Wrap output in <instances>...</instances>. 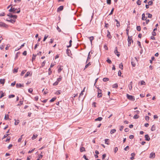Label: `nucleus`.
<instances>
[{
    "mask_svg": "<svg viewBox=\"0 0 160 160\" xmlns=\"http://www.w3.org/2000/svg\"><path fill=\"white\" fill-rule=\"evenodd\" d=\"M135 59H132L131 61L132 65L133 67H135L136 66V63L138 62V60L137 58H134Z\"/></svg>",
    "mask_w": 160,
    "mask_h": 160,
    "instance_id": "nucleus-1",
    "label": "nucleus"
},
{
    "mask_svg": "<svg viewBox=\"0 0 160 160\" xmlns=\"http://www.w3.org/2000/svg\"><path fill=\"white\" fill-rule=\"evenodd\" d=\"M127 98L131 101H134L135 100L134 97L133 96L129 95L128 94H127Z\"/></svg>",
    "mask_w": 160,
    "mask_h": 160,
    "instance_id": "nucleus-2",
    "label": "nucleus"
},
{
    "mask_svg": "<svg viewBox=\"0 0 160 160\" xmlns=\"http://www.w3.org/2000/svg\"><path fill=\"white\" fill-rule=\"evenodd\" d=\"M17 9L15 8L14 7H11V8L9 10V11L10 12H12L13 13H15L16 12V10Z\"/></svg>",
    "mask_w": 160,
    "mask_h": 160,
    "instance_id": "nucleus-3",
    "label": "nucleus"
},
{
    "mask_svg": "<svg viewBox=\"0 0 160 160\" xmlns=\"http://www.w3.org/2000/svg\"><path fill=\"white\" fill-rule=\"evenodd\" d=\"M7 16H9L11 18H13V19L15 20L17 18V16L16 15H12L10 13L8 14Z\"/></svg>",
    "mask_w": 160,
    "mask_h": 160,
    "instance_id": "nucleus-4",
    "label": "nucleus"
},
{
    "mask_svg": "<svg viewBox=\"0 0 160 160\" xmlns=\"http://www.w3.org/2000/svg\"><path fill=\"white\" fill-rule=\"evenodd\" d=\"M83 93H80V95L78 97V100L79 101L82 100L83 101L84 99V98L83 96Z\"/></svg>",
    "mask_w": 160,
    "mask_h": 160,
    "instance_id": "nucleus-5",
    "label": "nucleus"
},
{
    "mask_svg": "<svg viewBox=\"0 0 160 160\" xmlns=\"http://www.w3.org/2000/svg\"><path fill=\"white\" fill-rule=\"evenodd\" d=\"M115 48L116 49L115 50L114 52L118 57H119L120 55V53L118 51L117 47H116Z\"/></svg>",
    "mask_w": 160,
    "mask_h": 160,
    "instance_id": "nucleus-6",
    "label": "nucleus"
},
{
    "mask_svg": "<svg viewBox=\"0 0 160 160\" xmlns=\"http://www.w3.org/2000/svg\"><path fill=\"white\" fill-rule=\"evenodd\" d=\"M145 140L147 141H149L150 138L148 134H146L145 135Z\"/></svg>",
    "mask_w": 160,
    "mask_h": 160,
    "instance_id": "nucleus-7",
    "label": "nucleus"
},
{
    "mask_svg": "<svg viewBox=\"0 0 160 160\" xmlns=\"http://www.w3.org/2000/svg\"><path fill=\"white\" fill-rule=\"evenodd\" d=\"M132 82H131L128 85V87L129 90H131L132 88Z\"/></svg>",
    "mask_w": 160,
    "mask_h": 160,
    "instance_id": "nucleus-8",
    "label": "nucleus"
},
{
    "mask_svg": "<svg viewBox=\"0 0 160 160\" xmlns=\"http://www.w3.org/2000/svg\"><path fill=\"white\" fill-rule=\"evenodd\" d=\"M16 86L17 88H19L21 87H23V84H21L20 83H17L16 84Z\"/></svg>",
    "mask_w": 160,
    "mask_h": 160,
    "instance_id": "nucleus-9",
    "label": "nucleus"
},
{
    "mask_svg": "<svg viewBox=\"0 0 160 160\" xmlns=\"http://www.w3.org/2000/svg\"><path fill=\"white\" fill-rule=\"evenodd\" d=\"M7 26V25L5 23L1 22H0V27H6Z\"/></svg>",
    "mask_w": 160,
    "mask_h": 160,
    "instance_id": "nucleus-10",
    "label": "nucleus"
},
{
    "mask_svg": "<svg viewBox=\"0 0 160 160\" xmlns=\"http://www.w3.org/2000/svg\"><path fill=\"white\" fill-rule=\"evenodd\" d=\"M155 153L152 152L151 153L149 157L150 158H155Z\"/></svg>",
    "mask_w": 160,
    "mask_h": 160,
    "instance_id": "nucleus-11",
    "label": "nucleus"
},
{
    "mask_svg": "<svg viewBox=\"0 0 160 160\" xmlns=\"http://www.w3.org/2000/svg\"><path fill=\"white\" fill-rule=\"evenodd\" d=\"M63 9V6H61L58 8L57 11L59 12V11H62Z\"/></svg>",
    "mask_w": 160,
    "mask_h": 160,
    "instance_id": "nucleus-12",
    "label": "nucleus"
},
{
    "mask_svg": "<svg viewBox=\"0 0 160 160\" xmlns=\"http://www.w3.org/2000/svg\"><path fill=\"white\" fill-rule=\"evenodd\" d=\"M23 98H22V100L21 99L20 101V102H19V103L18 104L17 106H20L21 105H22L23 103Z\"/></svg>",
    "mask_w": 160,
    "mask_h": 160,
    "instance_id": "nucleus-13",
    "label": "nucleus"
},
{
    "mask_svg": "<svg viewBox=\"0 0 160 160\" xmlns=\"http://www.w3.org/2000/svg\"><path fill=\"white\" fill-rule=\"evenodd\" d=\"M147 18V17L145 16V14L144 13H143L142 15V19L143 20H145Z\"/></svg>",
    "mask_w": 160,
    "mask_h": 160,
    "instance_id": "nucleus-14",
    "label": "nucleus"
},
{
    "mask_svg": "<svg viewBox=\"0 0 160 160\" xmlns=\"http://www.w3.org/2000/svg\"><path fill=\"white\" fill-rule=\"evenodd\" d=\"M29 76H31V74L30 73V72H28L25 75L24 77L25 78Z\"/></svg>",
    "mask_w": 160,
    "mask_h": 160,
    "instance_id": "nucleus-15",
    "label": "nucleus"
},
{
    "mask_svg": "<svg viewBox=\"0 0 160 160\" xmlns=\"http://www.w3.org/2000/svg\"><path fill=\"white\" fill-rule=\"evenodd\" d=\"M91 65V63L90 62H89L88 64H86L85 66V67L83 69V70H85L86 68H87L89 66Z\"/></svg>",
    "mask_w": 160,
    "mask_h": 160,
    "instance_id": "nucleus-16",
    "label": "nucleus"
},
{
    "mask_svg": "<svg viewBox=\"0 0 160 160\" xmlns=\"http://www.w3.org/2000/svg\"><path fill=\"white\" fill-rule=\"evenodd\" d=\"M115 20L117 22V23H116L117 26L118 28L120 26V24L119 22V21H118V20L116 19H115Z\"/></svg>",
    "mask_w": 160,
    "mask_h": 160,
    "instance_id": "nucleus-17",
    "label": "nucleus"
},
{
    "mask_svg": "<svg viewBox=\"0 0 160 160\" xmlns=\"http://www.w3.org/2000/svg\"><path fill=\"white\" fill-rule=\"evenodd\" d=\"M156 130V126L155 125H153L152 126V127L151 129V130L152 131H155Z\"/></svg>",
    "mask_w": 160,
    "mask_h": 160,
    "instance_id": "nucleus-18",
    "label": "nucleus"
},
{
    "mask_svg": "<svg viewBox=\"0 0 160 160\" xmlns=\"http://www.w3.org/2000/svg\"><path fill=\"white\" fill-rule=\"evenodd\" d=\"M7 21L10 22L12 23H14L15 22V20H14V19H8V20L7 19Z\"/></svg>",
    "mask_w": 160,
    "mask_h": 160,
    "instance_id": "nucleus-19",
    "label": "nucleus"
},
{
    "mask_svg": "<svg viewBox=\"0 0 160 160\" xmlns=\"http://www.w3.org/2000/svg\"><path fill=\"white\" fill-rule=\"evenodd\" d=\"M90 52H89V53H88V57L87 59V61L86 62V63H87L88 62V61H89V59L91 58V56L90 55Z\"/></svg>",
    "mask_w": 160,
    "mask_h": 160,
    "instance_id": "nucleus-20",
    "label": "nucleus"
},
{
    "mask_svg": "<svg viewBox=\"0 0 160 160\" xmlns=\"http://www.w3.org/2000/svg\"><path fill=\"white\" fill-rule=\"evenodd\" d=\"M107 37L109 38H112V37L110 35V32L108 30V34L107 35Z\"/></svg>",
    "mask_w": 160,
    "mask_h": 160,
    "instance_id": "nucleus-21",
    "label": "nucleus"
},
{
    "mask_svg": "<svg viewBox=\"0 0 160 160\" xmlns=\"http://www.w3.org/2000/svg\"><path fill=\"white\" fill-rule=\"evenodd\" d=\"M89 38L90 41L91 43L92 44V41L94 39V38L93 36H91L89 37Z\"/></svg>",
    "mask_w": 160,
    "mask_h": 160,
    "instance_id": "nucleus-22",
    "label": "nucleus"
},
{
    "mask_svg": "<svg viewBox=\"0 0 160 160\" xmlns=\"http://www.w3.org/2000/svg\"><path fill=\"white\" fill-rule=\"evenodd\" d=\"M102 119V118L101 117H99L95 119V121H101Z\"/></svg>",
    "mask_w": 160,
    "mask_h": 160,
    "instance_id": "nucleus-23",
    "label": "nucleus"
},
{
    "mask_svg": "<svg viewBox=\"0 0 160 160\" xmlns=\"http://www.w3.org/2000/svg\"><path fill=\"white\" fill-rule=\"evenodd\" d=\"M37 136L38 135L37 134H34L33 135V136L32 138V140H34L37 138Z\"/></svg>",
    "mask_w": 160,
    "mask_h": 160,
    "instance_id": "nucleus-24",
    "label": "nucleus"
},
{
    "mask_svg": "<svg viewBox=\"0 0 160 160\" xmlns=\"http://www.w3.org/2000/svg\"><path fill=\"white\" fill-rule=\"evenodd\" d=\"M63 68H62V66H60L58 70V73L60 72L62 70Z\"/></svg>",
    "mask_w": 160,
    "mask_h": 160,
    "instance_id": "nucleus-25",
    "label": "nucleus"
},
{
    "mask_svg": "<svg viewBox=\"0 0 160 160\" xmlns=\"http://www.w3.org/2000/svg\"><path fill=\"white\" fill-rule=\"evenodd\" d=\"M5 80L4 79H0V83L2 84H4L5 83Z\"/></svg>",
    "mask_w": 160,
    "mask_h": 160,
    "instance_id": "nucleus-26",
    "label": "nucleus"
},
{
    "mask_svg": "<svg viewBox=\"0 0 160 160\" xmlns=\"http://www.w3.org/2000/svg\"><path fill=\"white\" fill-rule=\"evenodd\" d=\"M112 87L113 88H117L118 87V84L117 83H115L112 85Z\"/></svg>",
    "mask_w": 160,
    "mask_h": 160,
    "instance_id": "nucleus-27",
    "label": "nucleus"
},
{
    "mask_svg": "<svg viewBox=\"0 0 160 160\" xmlns=\"http://www.w3.org/2000/svg\"><path fill=\"white\" fill-rule=\"evenodd\" d=\"M0 93H1V96L0 97V99L2 98V97H4L5 95V94L3 93L2 91H1L0 92Z\"/></svg>",
    "mask_w": 160,
    "mask_h": 160,
    "instance_id": "nucleus-28",
    "label": "nucleus"
},
{
    "mask_svg": "<svg viewBox=\"0 0 160 160\" xmlns=\"http://www.w3.org/2000/svg\"><path fill=\"white\" fill-rule=\"evenodd\" d=\"M62 77L61 76H60L59 78L57 79V81L58 82H59L60 81H61V80L62 79Z\"/></svg>",
    "mask_w": 160,
    "mask_h": 160,
    "instance_id": "nucleus-29",
    "label": "nucleus"
},
{
    "mask_svg": "<svg viewBox=\"0 0 160 160\" xmlns=\"http://www.w3.org/2000/svg\"><path fill=\"white\" fill-rule=\"evenodd\" d=\"M102 95V92L98 93V98H101Z\"/></svg>",
    "mask_w": 160,
    "mask_h": 160,
    "instance_id": "nucleus-30",
    "label": "nucleus"
},
{
    "mask_svg": "<svg viewBox=\"0 0 160 160\" xmlns=\"http://www.w3.org/2000/svg\"><path fill=\"white\" fill-rule=\"evenodd\" d=\"M81 152H82L85 151V148L84 147H82L80 148Z\"/></svg>",
    "mask_w": 160,
    "mask_h": 160,
    "instance_id": "nucleus-31",
    "label": "nucleus"
},
{
    "mask_svg": "<svg viewBox=\"0 0 160 160\" xmlns=\"http://www.w3.org/2000/svg\"><path fill=\"white\" fill-rule=\"evenodd\" d=\"M56 97H54L50 101V102H54L56 99Z\"/></svg>",
    "mask_w": 160,
    "mask_h": 160,
    "instance_id": "nucleus-32",
    "label": "nucleus"
},
{
    "mask_svg": "<svg viewBox=\"0 0 160 160\" xmlns=\"http://www.w3.org/2000/svg\"><path fill=\"white\" fill-rule=\"evenodd\" d=\"M128 42H129L130 41H131V40L132 41V42H133V40H132V38H131V37L130 38L129 37V36H128Z\"/></svg>",
    "mask_w": 160,
    "mask_h": 160,
    "instance_id": "nucleus-33",
    "label": "nucleus"
},
{
    "mask_svg": "<svg viewBox=\"0 0 160 160\" xmlns=\"http://www.w3.org/2000/svg\"><path fill=\"white\" fill-rule=\"evenodd\" d=\"M119 68L122 70L123 69V65L122 63H121L119 65Z\"/></svg>",
    "mask_w": 160,
    "mask_h": 160,
    "instance_id": "nucleus-34",
    "label": "nucleus"
},
{
    "mask_svg": "<svg viewBox=\"0 0 160 160\" xmlns=\"http://www.w3.org/2000/svg\"><path fill=\"white\" fill-rule=\"evenodd\" d=\"M9 119V115L8 114H5L4 119L6 120H8Z\"/></svg>",
    "mask_w": 160,
    "mask_h": 160,
    "instance_id": "nucleus-35",
    "label": "nucleus"
},
{
    "mask_svg": "<svg viewBox=\"0 0 160 160\" xmlns=\"http://www.w3.org/2000/svg\"><path fill=\"white\" fill-rule=\"evenodd\" d=\"M72 41L71 40L69 42V46H67V47L68 48H70V47L71 46H72Z\"/></svg>",
    "mask_w": 160,
    "mask_h": 160,
    "instance_id": "nucleus-36",
    "label": "nucleus"
},
{
    "mask_svg": "<svg viewBox=\"0 0 160 160\" xmlns=\"http://www.w3.org/2000/svg\"><path fill=\"white\" fill-rule=\"evenodd\" d=\"M15 122L14 123V124L15 125H18L19 122V120H16L15 119Z\"/></svg>",
    "mask_w": 160,
    "mask_h": 160,
    "instance_id": "nucleus-37",
    "label": "nucleus"
},
{
    "mask_svg": "<svg viewBox=\"0 0 160 160\" xmlns=\"http://www.w3.org/2000/svg\"><path fill=\"white\" fill-rule=\"evenodd\" d=\"M140 84L141 85H145L146 84V83L144 81L142 80Z\"/></svg>",
    "mask_w": 160,
    "mask_h": 160,
    "instance_id": "nucleus-38",
    "label": "nucleus"
},
{
    "mask_svg": "<svg viewBox=\"0 0 160 160\" xmlns=\"http://www.w3.org/2000/svg\"><path fill=\"white\" fill-rule=\"evenodd\" d=\"M116 131V130L115 129H113L111 130L110 132V133L111 134H112L114 133Z\"/></svg>",
    "mask_w": 160,
    "mask_h": 160,
    "instance_id": "nucleus-39",
    "label": "nucleus"
},
{
    "mask_svg": "<svg viewBox=\"0 0 160 160\" xmlns=\"http://www.w3.org/2000/svg\"><path fill=\"white\" fill-rule=\"evenodd\" d=\"M36 55H34V54H33L32 55V61H33V60H34L36 58Z\"/></svg>",
    "mask_w": 160,
    "mask_h": 160,
    "instance_id": "nucleus-40",
    "label": "nucleus"
},
{
    "mask_svg": "<svg viewBox=\"0 0 160 160\" xmlns=\"http://www.w3.org/2000/svg\"><path fill=\"white\" fill-rule=\"evenodd\" d=\"M109 80V78H104L103 79V80L104 82H107V81H108Z\"/></svg>",
    "mask_w": 160,
    "mask_h": 160,
    "instance_id": "nucleus-41",
    "label": "nucleus"
},
{
    "mask_svg": "<svg viewBox=\"0 0 160 160\" xmlns=\"http://www.w3.org/2000/svg\"><path fill=\"white\" fill-rule=\"evenodd\" d=\"M141 2L140 0H138V1L137 2V4L138 5H140L141 4Z\"/></svg>",
    "mask_w": 160,
    "mask_h": 160,
    "instance_id": "nucleus-42",
    "label": "nucleus"
},
{
    "mask_svg": "<svg viewBox=\"0 0 160 160\" xmlns=\"http://www.w3.org/2000/svg\"><path fill=\"white\" fill-rule=\"evenodd\" d=\"M141 29V27L140 26H137V30L138 31H140Z\"/></svg>",
    "mask_w": 160,
    "mask_h": 160,
    "instance_id": "nucleus-43",
    "label": "nucleus"
},
{
    "mask_svg": "<svg viewBox=\"0 0 160 160\" xmlns=\"http://www.w3.org/2000/svg\"><path fill=\"white\" fill-rule=\"evenodd\" d=\"M139 118V116L137 115H135L133 117V118L134 119H138Z\"/></svg>",
    "mask_w": 160,
    "mask_h": 160,
    "instance_id": "nucleus-44",
    "label": "nucleus"
},
{
    "mask_svg": "<svg viewBox=\"0 0 160 160\" xmlns=\"http://www.w3.org/2000/svg\"><path fill=\"white\" fill-rule=\"evenodd\" d=\"M18 68H17V69H16L15 68L14 70H13V73H17L18 72Z\"/></svg>",
    "mask_w": 160,
    "mask_h": 160,
    "instance_id": "nucleus-45",
    "label": "nucleus"
},
{
    "mask_svg": "<svg viewBox=\"0 0 160 160\" xmlns=\"http://www.w3.org/2000/svg\"><path fill=\"white\" fill-rule=\"evenodd\" d=\"M155 59L154 57L153 56L151 58V60H150V62L151 63H152V61H153Z\"/></svg>",
    "mask_w": 160,
    "mask_h": 160,
    "instance_id": "nucleus-46",
    "label": "nucleus"
},
{
    "mask_svg": "<svg viewBox=\"0 0 160 160\" xmlns=\"http://www.w3.org/2000/svg\"><path fill=\"white\" fill-rule=\"evenodd\" d=\"M15 97V95L13 94L10 95L8 96V98H13Z\"/></svg>",
    "mask_w": 160,
    "mask_h": 160,
    "instance_id": "nucleus-47",
    "label": "nucleus"
},
{
    "mask_svg": "<svg viewBox=\"0 0 160 160\" xmlns=\"http://www.w3.org/2000/svg\"><path fill=\"white\" fill-rule=\"evenodd\" d=\"M147 14L148 15V18H152V15L151 14L148 13ZM146 14H147V13H146Z\"/></svg>",
    "mask_w": 160,
    "mask_h": 160,
    "instance_id": "nucleus-48",
    "label": "nucleus"
},
{
    "mask_svg": "<svg viewBox=\"0 0 160 160\" xmlns=\"http://www.w3.org/2000/svg\"><path fill=\"white\" fill-rule=\"evenodd\" d=\"M107 3L108 4H111V0H107Z\"/></svg>",
    "mask_w": 160,
    "mask_h": 160,
    "instance_id": "nucleus-49",
    "label": "nucleus"
},
{
    "mask_svg": "<svg viewBox=\"0 0 160 160\" xmlns=\"http://www.w3.org/2000/svg\"><path fill=\"white\" fill-rule=\"evenodd\" d=\"M114 8H113L112 9L110 13L109 14V15H112V14L113 12L114 11Z\"/></svg>",
    "mask_w": 160,
    "mask_h": 160,
    "instance_id": "nucleus-50",
    "label": "nucleus"
},
{
    "mask_svg": "<svg viewBox=\"0 0 160 160\" xmlns=\"http://www.w3.org/2000/svg\"><path fill=\"white\" fill-rule=\"evenodd\" d=\"M23 136V135H22L21 136V137L20 138H19L18 140V142H20L22 139V137Z\"/></svg>",
    "mask_w": 160,
    "mask_h": 160,
    "instance_id": "nucleus-51",
    "label": "nucleus"
},
{
    "mask_svg": "<svg viewBox=\"0 0 160 160\" xmlns=\"http://www.w3.org/2000/svg\"><path fill=\"white\" fill-rule=\"evenodd\" d=\"M109 140V139H106L105 140V144H106L108 145L109 144L107 142Z\"/></svg>",
    "mask_w": 160,
    "mask_h": 160,
    "instance_id": "nucleus-52",
    "label": "nucleus"
},
{
    "mask_svg": "<svg viewBox=\"0 0 160 160\" xmlns=\"http://www.w3.org/2000/svg\"><path fill=\"white\" fill-rule=\"evenodd\" d=\"M107 62L108 63H109V64H111L112 63V62L111 61V60L109 59H108L107 60Z\"/></svg>",
    "mask_w": 160,
    "mask_h": 160,
    "instance_id": "nucleus-53",
    "label": "nucleus"
},
{
    "mask_svg": "<svg viewBox=\"0 0 160 160\" xmlns=\"http://www.w3.org/2000/svg\"><path fill=\"white\" fill-rule=\"evenodd\" d=\"M153 2L152 1H150L148 2V4L149 5H152L153 4Z\"/></svg>",
    "mask_w": 160,
    "mask_h": 160,
    "instance_id": "nucleus-54",
    "label": "nucleus"
},
{
    "mask_svg": "<svg viewBox=\"0 0 160 160\" xmlns=\"http://www.w3.org/2000/svg\"><path fill=\"white\" fill-rule=\"evenodd\" d=\"M145 119L147 121H148L149 119V116H146L145 117Z\"/></svg>",
    "mask_w": 160,
    "mask_h": 160,
    "instance_id": "nucleus-55",
    "label": "nucleus"
},
{
    "mask_svg": "<svg viewBox=\"0 0 160 160\" xmlns=\"http://www.w3.org/2000/svg\"><path fill=\"white\" fill-rule=\"evenodd\" d=\"M137 44L138 45V46H139L140 48H141V43L139 41H137Z\"/></svg>",
    "mask_w": 160,
    "mask_h": 160,
    "instance_id": "nucleus-56",
    "label": "nucleus"
},
{
    "mask_svg": "<svg viewBox=\"0 0 160 160\" xmlns=\"http://www.w3.org/2000/svg\"><path fill=\"white\" fill-rule=\"evenodd\" d=\"M33 91V90L31 88H30L28 90V91L29 92L31 93Z\"/></svg>",
    "mask_w": 160,
    "mask_h": 160,
    "instance_id": "nucleus-57",
    "label": "nucleus"
},
{
    "mask_svg": "<svg viewBox=\"0 0 160 160\" xmlns=\"http://www.w3.org/2000/svg\"><path fill=\"white\" fill-rule=\"evenodd\" d=\"M106 154H104L102 155V159H104L106 157Z\"/></svg>",
    "mask_w": 160,
    "mask_h": 160,
    "instance_id": "nucleus-58",
    "label": "nucleus"
},
{
    "mask_svg": "<svg viewBox=\"0 0 160 160\" xmlns=\"http://www.w3.org/2000/svg\"><path fill=\"white\" fill-rule=\"evenodd\" d=\"M122 74V72L120 70H119L118 72V76H121V75Z\"/></svg>",
    "mask_w": 160,
    "mask_h": 160,
    "instance_id": "nucleus-59",
    "label": "nucleus"
},
{
    "mask_svg": "<svg viewBox=\"0 0 160 160\" xmlns=\"http://www.w3.org/2000/svg\"><path fill=\"white\" fill-rule=\"evenodd\" d=\"M26 71V70H25V71H22L21 73V76H23V75L25 73V72Z\"/></svg>",
    "mask_w": 160,
    "mask_h": 160,
    "instance_id": "nucleus-60",
    "label": "nucleus"
},
{
    "mask_svg": "<svg viewBox=\"0 0 160 160\" xmlns=\"http://www.w3.org/2000/svg\"><path fill=\"white\" fill-rule=\"evenodd\" d=\"M48 36H46V35H45L44 39L43 40V41H45V40H46V39L48 38Z\"/></svg>",
    "mask_w": 160,
    "mask_h": 160,
    "instance_id": "nucleus-61",
    "label": "nucleus"
},
{
    "mask_svg": "<svg viewBox=\"0 0 160 160\" xmlns=\"http://www.w3.org/2000/svg\"><path fill=\"white\" fill-rule=\"evenodd\" d=\"M27 51H25L23 52L22 53V54L24 56H26L27 55Z\"/></svg>",
    "mask_w": 160,
    "mask_h": 160,
    "instance_id": "nucleus-62",
    "label": "nucleus"
},
{
    "mask_svg": "<svg viewBox=\"0 0 160 160\" xmlns=\"http://www.w3.org/2000/svg\"><path fill=\"white\" fill-rule=\"evenodd\" d=\"M123 128H124V126H121L120 127V129H119L120 130V131H122V130L123 129Z\"/></svg>",
    "mask_w": 160,
    "mask_h": 160,
    "instance_id": "nucleus-63",
    "label": "nucleus"
},
{
    "mask_svg": "<svg viewBox=\"0 0 160 160\" xmlns=\"http://www.w3.org/2000/svg\"><path fill=\"white\" fill-rule=\"evenodd\" d=\"M83 158H84L86 160H89V159L87 158L86 157V156L85 155H84L83 156Z\"/></svg>",
    "mask_w": 160,
    "mask_h": 160,
    "instance_id": "nucleus-64",
    "label": "nucleus"
}]
</instances>
